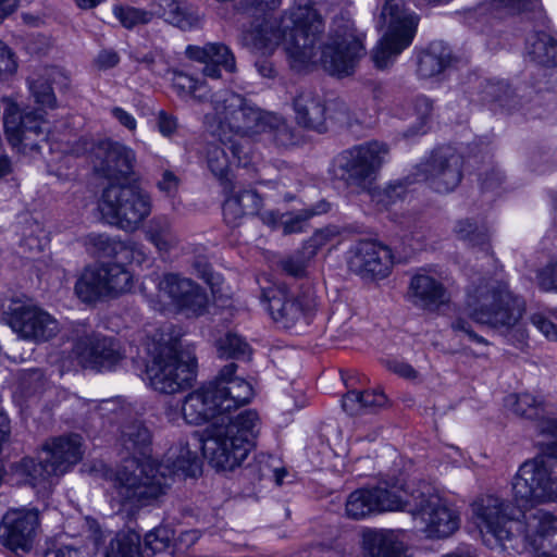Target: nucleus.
Instances as JSON below:
<instances>
[{
    "label": "nucleus",
    "mask_w": 557,
    "mask_h": 557,
    "mask_svg": "<svg viewBox=\"0 0 557 557\" xmlns=\"http://www.w3.org/2000/svg\"><path fill=\"white\" fill-rule=\"evenodd\" d=\"M408 178L406 181H394L386 184L384 187L370 186L368 193L371 199L384 208L395 205L397 201L403 200L407 193Z\"/></svg>",
    "instance_id": "obj_49"
},
{
    "label": "nucleus",
    "mask_w": 557,
    "mask_h": 557,
    "mask_svg": "<svg viewBox=\"0 0 557 557\" xmlns=\"http://www.w3.org/2000/svg\"><path fill=\"white\" fill-rule=\"evenodd\" d=\"M505 405L515 414L535 420L537 432L550 438L543 443L544 454L557 457V419L547 414L545 403L529 393H521L508 395Z\"/></svg>",
    "instance_id": "obj_20"
},
{
    "label": "nucleus",
    "mask_w": 557,
    "mask_h": 557,
    "mask_svg": "<svg viewBox=\"0 0 557 557\" xmlns=\"http://www.w3.org/2000/svg\"><path fill=\"white\" fill-rule=\"evenodd\" d=\"M348 253L349 270L362 277L384 278L394 265L391 248L375 240H360Z\"/></svg>",
    "instance_id": "obj_21"
},
{
    "label": "nucleus",
    "mask_w": 557,
    "mask_h": 557,
    "mask_svg": "<svg viewBox=\"0 0 557 557\" xmlns=\"http://www.w3.org/2000/svg\"><path fill=\"white\" fill-rule=\"evenodd\" d=\"M414 499L410 515L425 537L447 539L459 529V512L442 499L428 483H418V495Z\"/></svg>",
    "instance_id": "obj_13"
},
{
    "label": "nucleus",
    "mask_w": 557,
    "mask_h": 557,
    "mask_svg": "<svg viewBox=\"0 0 557 557\" xmlns=\"http://www.w3.org/2000/svg\"><path fill=\"white\" fill-rule=\"evenodd\" d=\"M7 323L22 339L46 343L60 332L59 321L44 308L13 299L7 311Z\"/></svg>",
    "instance_id": "obj_15"
},
{
    "label": "nucleus",
    "mask_w": 557,
    "mask_h": 557,
    "mask_svg": "<svg viewBox=\"0 0 557 557\" xmlns=\"http://www.w3.org/2000/svg\"><path fill=\"white\" fill-rule=\"evenodd\" d=\"M73 350L83 368L99 372L113 370L124 358L117 339L95 332L78 337Z\"/></svg>",
    "instance_id": "obj_18"
},
{
    "label": "nucleus",
    "mask_w": 557,
    "mask_h": 557,
    "mask_svg": "<svg viewBox=\"0 0 557 557\" xmlns=\"http://www.w3.org/2000/svg\"><path fill=\"white\" fill-rule=\"evenodd\" d=\"M222 210L224 221L233 227L238 226L242 220L247 216L240 207V201L236 200L232 194L224 200Z\"/></svg>",
    "instance_id": "obj_64"
},
{
    "label": "nucleus",
    "mask_w": 557,
    "mask_h": 557,
    "mask_svg": "<svg viewBox=\"0 0 557 557\" xmlns=\"http://www.w3.org/2000/svg\"><path fill=\"white\" fill-rule=\"evenodd\" d=\"M247 137L234 133L231 136L220 135L221 145L231 151L234 162L243 168H247L252 161V147Z\"/></svg>",
    "instance_id": "obj_50"
},
{
    "label": "nucleus",
    "mask_w": 557,
    "mask_h": 557,
    "mask_svg": "<svg viewBox=\"0 0 557 557\" xmlns=\"http://www.w3.org/2000/svg\"><path fill=\"white\" fill-rule=\"evenodd\" d=\"M173 87L181 95H190L199 101H210L214 94H209L207 84L201 82L186 73L174 72L173 75Z\"/></svg>",
    "instance_id": "obj_51"
},
{
    "label": "nucleus",
    "mask_w": 557,
    "mask_h": 557,
    "mask_svg": "<svg viewBox=\"0 0 557 557\" xmlns=\"http://www.w3.org/2000/svg\"><path fill=\"white\" fill-rule=\"evenodd\" d=\"M485 258L494 270H480L471 277L465 299L468 318L458 315L450 323L455 333H463L469 341L482 345L488 342L473 331L471 321L495 330H509L525 311L524 300L509 288L506 275L494 264V258L487 253Z\"/></svg>",
    "instance_id": "obj_1"
},
{
    "label": "nucleus",
    "mask_w": 557,
    "mask_h": 557,
    "mask_svg": "<svg viewBox=\"0 0 557 557\" xmlns=\"http://www.w3.org/2000/svg\"><path fill=\"white\" fill-rule=\"evenodd\" d=\"M542 455L523 462L512 481L518 507L527 508L557 499V457Z\"/></svg>",
    "instance_id": "obj_11"
},
{
    "label": "nucleus",
    "mask_w": 557,
    "mask_h": 557,
    "mask_svg": "<svg viewBox=\"0 0 557 557\" xmlns=\"http://www.w3.org/2000/svg\"><path fill=\"white\" fill-rule=\"evenodd\" d=\"M122 243L117 237L107 234H88L84 238V245L88 253L96 258H115L119 261Z\"/></svg>",
    "instance_id": "obj_45"
},
{
    "label": "nucleus",
    "mask_w": 557,
    "mask_h": 557,
    "mask_svg": "<svg viewBox=\"0 0 557 557\" xmlns=\"http://www.w3.org/2000/svg\"><path fill=\"white\" fill-rule=\"evenodd\" d=\"M315 307V298L310 292L286 297L281 306V329L292 330L301 321L308 323Z\"/></svg>",
    "instance_id": "obj_35"
},
{
    "label": "nucleus",
    "mask_w": 557,
    "mask_h": 557,
    "mask_svg": "<svg viewBox=\"0 0 557 557\" xmlns=\"http://www.w3.org/2000/svg\"><path fill=\"white\" fill-rule=\"evenodd\" d=\"M475 523L505 548L529 546L541 555L557 552V517L537 509L522 519L511 517L510 504L496 495H482L471 504Z\"/></svg>",
    "instance_id": "obj_2"
},
{
    "label": "nucleus",
    "mask_w": 557,
    "mask_h": 557,
    "mask_svg": "<svg viewBox=\"0 0 557 557\" xmlns=\"http://www.w3.org/2000/svg\"><path fill=\"white\" fill-rule=\"evenodd\" d=\"M140 540L141 536L136 531H120L106 547L104 557H143Z\"/></svg>",
    "instance_id": "obj_42"
},
{
    "label": "nucleus",
    "mask_w": 557,
    "mask_h": 557,
    "mask_svg": "<svg viewBox=\"0 0 557 557\" xmlns=\"http://www.w3.org/2000/svg\"><path fill=\"white\" fill-rule=\"evenodd\" d=\"M463 159L454 148L438 147L416 168L414 181H422L436 193L453 191L462 178Z\"/></svg>",
    "instance_id": "obj_16"
},
{
    "label": "nucleus",
    "mask_w": 557,
    "mask_h": 557,
    "mask_svg": "<svg viewBox=\"0 0 557 557\" xmlns=\"http://www.w3.org/2000/svg\"><path fill=\"white\" fill-rule=\"evenodd\" d=\"M39 528L38 512L13 509L0 522V543L7 548L28 553L32 550Z\"/></svg>",
    "instance_id": "obj_23"
},
{
    "label": "nucleus",
    "mask_w": 557,
    "mask_h": 557,
    "mask_svg": "<svg viewBox=\"0 0 557 557\" xmlns=\"http://www.w3.org/2000/svg\"><path fill=\"white\" fill-rule=\"evenodd\" d=\"M146 239L151 243L159 253H169L180 244L172 220L164 214L154 215L145 227Z\"/></svg>",
    "instance_id": "obj_36"
},
{
    "label": "nucleus",
    "mask_w": 557,
    "mask_h": 557,
    "mask_svg": "<svg viewBox=\"0 0 557 557\" xmlns=\"http://www.w3.org/2000/svg\"><path fill=\"white\" fill-rule=\"evenodd\" d=\"M44 109L24 110L23 112L5 111L3 116L4 133L12 148L20 152L39 150L35 137L46 135L44 128Z\"/></svg>",
    "instance_id": "obj_19"
},
{
    "label": "nucleus",
    "mask_w": 557,
    "mask_h": 557,
    "mask_svg": "<svg viewBox=\"0 0 557 557\" xmlns=\"http://www.w3.org/2000/svg\"><path fill=\"white\" fill-rule=\"evenodd\" d=\"M185 55L191 61L203 63V75L212 79L221 78L222 69L228 73L236 72L235 55L223 42H207L203 46L188 45Z\"/></svg>",
    "instance_id": "obj_27"
},
{
    "label": "nucleus",
    "mask_w": 557,
    "mask_h": 557,
    "mask_svg": "<svg viewBox=\"0 0 557 557\" xmlns=\"http://www.w3.org/2000/svg\"><path fill=\"white\" fill-rule=\"evenodd\" d=\"M226 147L219 143L212 141L205 146V159L210 172L221 182L222 185L230 183L228 172L231 160L226 153Z\"/></svg>",
    "instance_id": "obj_44"
},
{
    "label": "nucleus",
    "mask_w": 557,
    "mask_h": 557,
    "mask_svg": "<svg viewBox=\"0 0 557 557\" xmlns=\"http://www.w3.org/2000/svg\"><path fill=\"white\" fill-rule=\"evenodd\" d=\"M257 282L260 286L261 295L260 300L264 306V309L269 312L273 320H276L274 317V311L271 306V301L275 300L278 295V287L275 282H273L269 274H261L258 276Z\"/></svg>",
    "instance_id": "obj_61"
},
{
    "label": "nucleus",
    "mask_w": 557,
    "mask_h": 557,
    "mask_svg": "<svg viewBox=\"0 0 557 557\" xmlns=\"http://www.w3.org/2000/svg\"><path fill=\"white\" fill-rule=\"evenodd\" d=\"M312 260L304 247L287 256L281 261L282 269L290 276L300 278L306 276L309 262Z\"/></svg>",
    "instance_id": "obj_56"
},
{
    "label": "nucleus",
    "mask_w": 557,
    "mask_h": 557,
    "mask_svg": "<svg viewBox=\"0 0 557 557\" xmlns=\"http://www.w3.org/2000/svg\"><path fill=\"white\" fill-rule=\"evenodd\" d=\"M387 404V397L381 389L348 391L342 399L343 409L354 416L362 410H374Z\"/></svg>",
    "instance_id": "obj_38"
},
{
    "label": "nucleus",
    "mask_w": 557,
    "mask_h": 557,
    "mask_svg": "<svg viewBox=\"0 0 557 557\" xmlns=\"http://www.w3.org/2000/svg\"><path fill=\"white\" fill-rule=\"evenodd\" d=\"M535 281L542 292L557 293V260H553L537 270Z\"/></svg>",
    "instance_id": "obj_60"
},
{
    "label": "nucleus",
    "mask_w": 557,
    "mask_h": 557,
    "mask_svg": "<svg viewBox=\"0 0 557 557\" xmlns=\"http://www.w3.org/2000/svg\"><path fill=\"white\" fill-rule=\"evenodd\" d=\"M98 208L109 224L134 232L151 214L152 198L136 184H110L102 190Z\"/></svg>",
    "instance_id": "obj_7"
},
{
    "label": "nucleus",
    "mask_w": 557,
    "mask_h": 557,
    "mask_svg": "<svg viewBox=\"0 0 557 557\" xmlns=\"http://www.w3.org/2000/svg\"><path fill=\"white\" fill-rule=\"evenodd\" d=\"M211 103L220 117L221 128L232 133L253 136L268 132L277 122L275 113L263 111L239 94L223 90L211 97Z\"/></svg>",
    "instance_id": "obj_12"
},
{
    "label": "nucleus",
    "mask_w": 557,
    "mask_h": 557,
    "mask_svg": "<svg viewBox=\"0 0 557 557\" xmlns=\"http://www.w3.org/2000/svg\"><path fill=\"white\" fill-rule=\"evenodd\" d=\"M308 399L305 395V383L299 380H292L288 387L283 388V397H281V409L285 416V423L293 421L292 414L296 410L305 408Z\"/></svg>",
    "instance_id": "obj_47"
},
{
    "label": "nucleus",
    "mask_w": 557,
    "mask_h": 557,
    "mask_svg": "<svg viewBox=\"0 0 557 557\" xmlns=\"http://www.w3.org/2000/svg\"><path fill=\"white\" fill-rule=\"evenodd\" d=\"M451 49L443 41H433L418 55L417 74L420 78H432L451 66Z\"/></svg>",
    "instance_id": "obj_33"
},
{
    "label": "nucleus",
    "mask_w": 557,
    "mask_h": 557,
    "mask_svg": "<svg viewBox=\"0 0 557 557\" xmlns=\"http://www.w3.org/2000/svg\"><path fill=\"white\" fill-rule=\"evenodd\" d=\"M201 473V460L187 443L172 445L161 461L126 463L113 479L120 502L136 507L151 506L166 494L173 475L195 478Z\"/></svg>",
    "instance_id": "obj_3"
},
{
    "label": "nucleus",
    "mask_w": 557,
    "mask_h": 557,
    "mask_svg": "<svg viewBox=\"0 0 557 557\" xmlns=\"http://www.w3.org/2000/svg\"><path fill=\"white\" fill-rule=\"evenodd\" d=\"M527 53L537 64L557 65V40L546 33H535L527 39Z\"/></svg>",
    "instance_id": "obj_39"
},
{
    "label": "nucleus",
    "mask_w": 557,
    "mask_h": 557,
    "mask_svg": "<svg viewBox=\"0 0 557 557\" xmlns=\"http://www.w3.org/2000/svg\"><path fill=\"white\" fill-rule=\"evenodd\" d=\"M345 512L348 518L354 520L379 513L371 487L358 488L351 492L346 499Z\"/></svg>",
    "instance_id": "obj_43"
},
{
    "label": "nucleus",
    "mask_w": 557,
    "mask_h": 557,
    "mask_svg": "<svg viewBox=\"0 0 557 557\" xmlns=\"http://www.w3.org/2000/svg\"><path fill=\"white\" fill-rule=\"evenodd\" d=\"M37 459L23 457L10 467L17 482L32 486L47 498L59 479L69 472L83 457L82 437L77 434L52 437L45 442Z\"/></svg>",
    "instance_id": "obj_4"
},
{
    "label": "nucleus",
    "mask_w": 557,
    "mask_h": 557,
    "mask_svg": "<svg viewBox=\"0 0 557 557\" xmlns=\"http://www.w3.org/2000/svg\"><path fill=\"white\" fill-rule=\"evenodd\" d=\"M311 214L305 209L281 214V228L284 235L307 232Z\"/></svg>",
    "instance_id": "obj_54"
},
{
    "label": "nucleus",
    "mask_w": 557,
    "mask_h": 557,
    "mask_svg": "<svg viewBox=\"0 0 557 557\" xmlns=\"http://www.w3.org/2000/svg\"><path fill=\"white\" fill-rule=\"evenodd\" d=\"M413 110L417 115L418 126L404 133L405 137H411L422 132L423 126L430 120L433 112V102L425 96H419L413 102Z\"/></svg>",
    "instance_id": "obj_59"
},
{
    "label": "nucleus",
    "mask_w": 557,
    "mask_h": 557,
    "mask_svg": "<svg viewBox=\"0 0 557 557\" xmlns=\"http://www.w3.org/2000/svg\"><path fill=\"white\" fill-rule=\"evenodd\" d=\"M243 11L252 18L249 32L252 47L262 54H271L278 47V0H244Z\"/></svg>",
    "instance_id": "obj_17"
},
{
    "label": "nucleus",
    "mask_w": 557,
    "mask_h": 557,
    "mask_svg": "<svg viewBox=\"0 0 557 557\" xmlns=\"http://www.w3.org/2000/svg\"><path fill=\"white\" fill-rule=\"evenodd\" d=\"M161 296L168 297L170 304L178 311L201 315L208 305L206 292L190 278L176 273H166L158 283Z\"/></svg>",
    "instance_id": "obj_22"
},
{
    "label": "nucleus",
    "mask_w": 557,
    "mask_h": 557,
    "mask_svg": "<svg viewBox=\"0 0 557 557\" xmlns=\"http://www.w3.org/2000/svg\"><path fill=\"white\" fill-rule=\"evenodd\" d=\"M338 235L339 231L336 226H327L314 232L313 235L304 243L302 247L309 257L313 259L321 248L331 243Z\"/></svg>",
    "instance_id": "obj_57"
},
{
    "label": "nucleus",
    "mask_w": 557,
    "mask_h": 557,
    "mask_svg": "<svg viewBox=\"0 0 557 557\" xmlns=\"http://www.w3.org/2000/svg\"><path fill=\"white\" fill-rule=\"evenodd\" d=\"M119 442L123 450L131 457L123 460L115 473L133 460L138 465H146L153 461L151 458L152 434L144 423L134 421L125 424L121 430ZM116 474H114V476Z\"/></svg>",
    "instance_id": "obj_30"
},
{
    "label": "nucleus",
    "mask_w": 557,
    "mask_h": 557,
    "mask_svg": "<svg viewBox=\"0 0 557 557\" xmlns=\"http://www.w3.org/2000/svg\"><path fill=\"white\" fill-rule=\"evenodd\" d=\"M236 370L237 364L231 362L224 366L218 377L211 382L220 401V408L224 413L248 404L253 397L251 384L243 377L236 376Z\"/></svg>",
    "instance_id": "obj_26"
},
{
    "label": "nucleus",
    "mask_w": 557,
    "mask_h": 557,
    "mask_svg": "<svg viewBox=\"0 0 557 557\" xmlns=\"http://www.w3.org/2000/svg\"><path fill=\"white\" fill-rule=\"evenodd\" d=\"M148 259L147 249L143 244L134 240H123L119 263L143 265Z\"/></svg>",
    "instance_id": "obj_58"
},
{
    "label": "nucleus",
    "mask_w": 557,
    "mask_h": 557,
    "mask_svg": "<svg viewBox=\"0 0 557 557\" xmlns=\"http://www.w3.org/2000/svg\"><path fill=\"white\" fill-rule=\"evenodd\" d=\"M146 364L149 386L162 394H175L191 386L196 377V359L180 352L175 344L160 343Z\"/></svg>",
    "instance_id": "obj_9"
},
{
    "label": "nucleus",
    "mask_w": 557,
    "mask_h": 557,
    "mask_svg": "<svg viewBox=\"0 0 557 557\" xmlns=\"http://www.w3.org/2000/svg\"><path fill=\"white\" fill-rule=\"evenodd\" d=\"M150 12L182 30H190L200 24L199 14L177 0H154Z\"/></svg>",
    "instance_id": "obj_34"
},
{
    "label": "nucleus",
    "mask_w": 557,
    "mask_h": 557,
    "mask_svg": "<svg viewBox=\"0 0 557 557\" xmlns=\"http://www.w3.org/2000/svg\"><path fill=\"white\" fill-rule=\"evenodd\" d=\"M63 74L57 67H47L42 75L37 78L28 81L29 90L35 99V102L41 106V109L55 107V96L52 89V84L57 83V78H62Z\"/></svg>",
    "instance_id": "obj_41"
},
{
    "label": "nucleus",
    "mask_w": 557,
    "mask_h": 557,
    "mask_svg": "<svg viewBox=\"0 0 557 557\" xmlns=\"http://www.w3.org/2000/svg\"><path fill=\"white\" fill-rule=\"evenodd\" d=\"M100 276L107 296H117L132 288L133 276L119 262L99 265Z\"/></svg>",
    "instance_id": "obj_40"
},
{
    "label": "nucleus",
    "mask_w": 557,
    "mask_h": 557,
    "mask_svg": "<svg viewBox=\"0 0 557 557\" xmlns=\"http://www.w3.org/2000/svg\"><path fill=\"white\" fill-rule=\"evenodd\" d=\"M114 16L123 27L132 29L138 25H146L152 21L153 13L144 9L129 5H114Z\"/></svg>",
    "instance_id": "obj_52"
},
{
    "label": "nucleus",
    "mask_w": 557,
    "mask_h": 557,
    "mask_svg": "<svg viewBox=\"0 0 557 557\" xmlns=\"http://www.w3.org/2000/svg\"><path fill=\"white\" fill-rule=\"evenodd\" d=\"M293 108L300 126L318 133L326 131L325 103L315 92L311 90L299 92L293 101Z\"/></svg>",
    "instance_id": "obj_32"
},
{
    "label": "nucleus",
    "mask_w": 557,
    "mask_h": 557,
    "mask_svg": "<svg viewBox=\"0 0 557 557\" xmlns=\"http://www.w3.org/2000/svg\"><path fill=\"white\" fill-rule=\"evenodd\" d=\"M232 195L238 201H240V207L247 214L255 215L259 212L261 207V198L253 189H240L237 191H233Z\"/></svg>",
    "instance_id": "obj_63"
},
{
    "label": "nucleus",
    "mask_w": 557,
    "mask_h": 557,
    "mask_svg": "<svg viewBox=\"0 0 557 557\" xmlns=\"http://www.w3.org/2000/svg\"><path fill=\"white\" fill-rule=\"evenodd\" d=\"M388 156L389 147L386 143L366 141L337 154L329 173L332 181L339 182L358 194L366 193L376 181Z\"/></svg>",
    "instance_id": "obj_6"
},
{
    "label": "nucleus",
    "mask_w": 557,
    "mask_h": 557,
    "mask_svg": "<svg viewBox=\"0 0 557 557\" xmlns=\"http://www.w3.org/2000/svg\"><path fill=\"white\" fill-rule=\"evenodd\" d=\"M360 557H407L400 530L367 528L361 533Z\"/></svg>",
    "instance_id": "obj_28"
},
{
    "label": "nucleus",
    "mask_w": 557,
    "mask_h": 557,
    "mask_svg": "<svg viewBox=\"0 0 557 557\" xmlns=\"http://www.w3.org/2000/svg\"><path fill=\"white\" fill-rule=\"evenodd\" d=\"M91 156L96 172L109 180L127 177L136 161L135 152L129 147L109 139L95 145Z\"/></svg>",
    "instance_id": "obj_24"
},
{
    "label": "nucleus",
    "mask_w": 557,
    "mask_h": 557,
    "mask_svg": "<svg viewBox=\"0 0 557 557\" xmlns=\"http://www.w3.org/2000/svg\"><path fill=\"white\" fill-rule=\"evenodd\" d=\"M174 536V531L168 525H159L145 535V547L153 554L166 549Z\"/></svg>",
    "instance_id": "obj_55"
},
{
    "label": "nucleus",
    "mask_w": 557,
    "mask_h": 557,
    "mask_svg": "<svg viewBox=\"0 0 557 557\" xmlns=\"http://www.w3.org/2000/svg\"><path fill=\"white\" fill-rule=\"evenodd\" d=\"M258 424L257 411L247 409L234 419L222 416L208 425L202 433L201 448L211 466L223 471L238 467L252 447Z\"/></svg>",
    "instance_id": "obj_5"
},
{
    "label": "nucleus",
    "mask_w": 557,
    "mask_h": 557,
    "mask_svg": "<svg viewBox=\"0 0 557 557\" xmlns=\"http://www.w3.org/2000/svg\"><path fill=\"white\" fill-rule=\"evenodd\" d=\"M458 238L469 242L473 246H481L482 250L488 251V235L485 230L479 228L470 220H460L455 226Z\"/></svg>",
    "instance_id": "obj_53"
},
{
    "label": "nucleus",
    "mask_w": 557,
    "mask_h": 557,
    "mask_svg": "<svg viewBox=\"0 0 557 557\" xmlns=\"http://www.w3.org/2000/svg\"><path fill=\"white\" fill-rule=\"evenodd\" d=\"M75 294L84 302H95L106 295L99 267L86 270L75 284Z\"/></svg>",
    "instance_id": "obj_46"
},
{
    "label": "nucleus",
    "mask_w": 557,
    "mask_h": 557,
    "mask_svg": "<svg viewBox=\"0 0 557 557\" xmlns=\"http://www.w3.org/2000/svg\"><path fill=\"white\" fill-rule=\"evenodd\" d=\"M216 349L221 358L250 360L252 349L246 339L236 333L228 332L216 341Z\"/></svg>",
    "instance_id": "obj_48"
},
{
    "label": "nucleus",
    "mask_w": 557,
    "mask_h": 557,
    "mask_svg": "<svg viewBox=\"0 0 557 557\" xmlns=\"http://www.w3.org/2000/svg\"><path fill=\"white\" fill-rule=\"evenodd\" d=\"M363 37L349 17L336 16L332 22L327 41L319 47V61L324 71L338 77L352 74L357 62L366 55Z\"/></svg>",
    "instance_id": "obj_10"
},
{
    "label": "nucleus",
    "mask_w": 557,
    "mask_h": 557,
    "mask_svg": "<svg viewBox=\"0 0 557 557\" xmlns=\"http://www.w3.org/2000/svg\"><path fill=\"white\" fill-rule=\"evenodd\" d=\"M419 16L406 9L405 0H386L376 26L386 33L373 49L371 58L377 69L391 65L414 38Z\"/></svg>",
    "instance_id": "obj_8"
},
{
    "label": "nucleus",
    "mask_w": 557,
    "mask_h": 557,
    "mask_svg": "<svg viewBox=\"0 0 557 557\" xmlns=\"http://www.w3.org/2000/svg\"><path fill=\"white\" fill-rule=\"evenodd\" d=\"M181 411L184 421L194 425L202 424L210 419L218 421L220 417L226 416L220 408V401L211 382L189 393L184 399Z\"/></svg>",
    "instance_id": "obj_29"
},
{
    "label": "nucleus",
    "mask_w": 557,
    "mask_h": 557,
    "mask_svg": "<svg viewBox=\"0 0 557 557\" xmlns=\"http://www.w3.org/2000/svg\"><path fill=\"white\" fill-rule=\"evenodd\" d=\"M494 10H507L508 12H537L541 10V0H491Z\"/></svg>",
    "instance_id": "obj_62"
},
{
    "label": "nucleus",
    "mask_w": 557,
    "mask_h": 557,
    "mask_svg": "<svg viewBox=\"0 0 557 557\" xmlns=\"http://www.w3.org/2000/svg\"><path fill=\"white\" fill-rule=\"evenodd\" d=\"M379 513L387 511H406L410 513L418 484L414 486L400 484L398 481H382L371 487Z\"/></svg>",
    "instance_id": "obj_31"
},
{
    "label": "nucleus",
    "mask_w": 557,
    "mask_h": 557,
    "mask_svg": "<svg viewBox=\"0 0 557 557\" xmlns=\"http://www.w3.org/2000/svg\"><path fill=\"white\" fill-rule=\"evenodd\" d=\"M482 100L494 112L511 113L520 108L519 100L504 79L487 81L482 89Z\"/></svg>",
    "instance_id": "obj_37"
},
{
    "label": "nucleus",
    "mask_w": 557,
    "mask_h": 557,
    "mask_svg": "<svg viewBox=\"0 0 557 557\" xmlns=\"http://www.w3.org/2000/svg\"><path fill=\"white\" fill-rule=\"evenodd\" d=\"M409 298L413 306L435 311L449 301V293L432 269L420 268L411 276Z\"/></svg>",
    "instance_id": "obj_25"
},
{
    "label": "nucleus",
    "mask_w": 557,
    "mask_h": 557,
    "mask_svg": "<svg viewBox=\"0 0 557 557\" xmlns=\"http://www.w3.org/2000/svg\"><path fill=\"white\" fill-rule=\"evenodd\" d=\"M322 0H301L297 12L294 13V27L288 34H283L285 50L294 63L304 66L317 62V42L324 24L314 5Z\"/></svg>",
    "instance_id": "obj_14"
}]
</instances>
